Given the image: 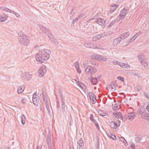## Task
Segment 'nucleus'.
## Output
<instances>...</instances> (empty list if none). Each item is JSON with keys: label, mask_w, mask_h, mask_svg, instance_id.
<instances>
[{"label": "nucleus", "mask_w": 149, "mask_h": 149, "mask_svg": "<svg viewBox=\"0 0 149 149\" xmlns=\"http://www.w3.org/2000/svg\"><path fill=\"white\" fill-rule=\"evenodd\" d=\"M146 109H147V110L149 112V105H148L147 106Z\"/></svg>", "instance_id": "bf43d9fd"}, {"label": "nucleus", "mask_w": 149, "mask_h": 149, "mask_svg": "<svg viewBox=\"0 0 149 149\" xmlns=\"http://www.w3.org/2000/svg\"><path fill=\"white\" fill-rule=\"evenodd\" d=\"M122 100H121V101L120 102H122Z\"/></svg>", "instance_id": "338daca9"}, {"label": "nucleus", "mask_w": 149, "mask_h": 149, "mask_svg": "<svg viewBox=\"0 0 149 149\" xmlns=\"http://www.w3.org/2000/svg\"><path fill=\"white\" fill-rule=\"evenodd\" d=\"M51 140L50 136L49 135H47L46 139V142L48 145H51Z\"/></svg>", "instance_id": "393cba45"}, {"label": "nucleus", "mask_w": 149, "mask_h": 149, "mask_svg": "<svg viewBox=\"0 0 149 149\" xmlns=\"http://www.w3.org/2000/svg\"><path fill=\"white\" fill-rule=\"evenodd\" d=\"M63 113L65 115L67 114L68 107L65 105H61Z\"/></svg>", "instance_id": "4468645a"}, {"label": "nucleus", "mask_w": 149, "mask_h": 149, "mask_svg": "<svg viewBox=\"0 0 149 149\" xmlns=\"http://www.w3.org/2000/svg\"><path fill=\"white\" fill-rule=\"evenodd\" d=\"M112 63L113 64L115 65L117 64L119 65L120 62L118 61H113Z\"/></svg>", "instance_id": "a18cd8bd"}, {"label": "nucleus", "mask_w": 149, "mask_h": 149, "mask_svg": "<svg viewBox=\"0 0 149 149\" xmlns=\"http://www.w3.org/2000/svg\"><path fill=\"white\" fill-rule=\"evenodd\" d=\"M88 61H85L83 63V65L85 66L86 65H87L88 63Z\"/></svg>", "instance_id": "4d7b16f0"}, {"label": "nucleus", "mask_w": 149, "mask_h": 149, "mask_svg": "<svg viewBox=\"0 0 149 149\" xmlns=\"http://www.w3.org/2000/svg\"><path fill=\"white\" fill-rule=\"evenodd\" d=\"M7 16L3 15L0 16V22H2L5 21L7 18Z\"/></svg>", "instance_id": "412c9836"}, {"label": "nucleus", "mask_w": 149, "mask_h": 149, "mask_svg": "<svg viewBox=\"0 0 149 149\" xmlns=\"http://www.w3.org/2000/svg\"><path fill=\"white\" fill-rule=\"evenodd\" d=\"M79 149H84L83 147H79Z\"/></svg>", "instance_id": "0e129e2a"}, {"label": "nucleus", "mask_w": 149, "mask_h": 149, "mask_svg": "<svg viewBox=\"0 0 149 149\" xmlns=\"http://www.w3.org/2000/svg\"><path fill=\"white\" fill-rule=\"evenodd\" d=\"M44 101L45 102V104H46V108H47V110L48 113H50V109H49V103L48 102V101L47 100H45L44 99Z\"/></svg>", "instance_id": "b1692460"}, {"label": "nucleus", "mask_w": 149, "mask_h": 149, "mask_svg": "<svg viewBox=\"0 0 149 149\" xmlns=\"http://www.w3.org/2000/svg\"><path fill=\"white\" fill-rule=\"evenodd\" d=\"M48 147L49 149H53V148L51 145H48Z\"/></svg>", "instance_id": "13d9d810"}, {"label": "nucleus", "mask_w": 149, "mask_h": 149, "mask_svg": "<svg viewBox=\"0 0 149 149\" xmlns=\"http://www.w3.org/2000/svg\"><path fill=\"white\" fill-rule=\"evenodd\" d=\"M120 121H119V120H117V123H118V125H118H120Z\"/></svg>", "instance_id": "680f3d73"}, {"label": "nucleus", "mask_w": 149, "mask_h": 149, "mask_svg": "<svg viewBox=\"0 0 149 149\" xmlns=\"http://www.w3.org/2000/svg\"><path fill=\"white\" fill-rule=\"evenodd\" d=\"M138 59L139 61L141 62L146 60V58L143 55H140L138 56Z\"/></svg>", "instance_id": "a211bd4d"}, {"label": "nucleus", "mask_w": 149, "mask_h": 149, "mask_svg": "<svg viewBox=\"0 0 149 149\" xmlns=\"http://www.w3.org/2000/svg\"><path fill=\"white\" fill-rule=\"evenodd\" d=\"M113 115L114 116L116 117L117 118L120 119L121 118V119L123 121H125V119L124 118L123 119V118L122 117V114L120 112H115L113 113Z\"/></svg>", "instance_id": "ddd939ff"}, {"label": "nucleus", "mask_w": 149, "mask_h": 149, "mask_svg": "<svg viewBox=\"0 0 149 149\" xmlns=\"http://www.w3.org/2000/svg\"><path fill=\"white\" fill-rule=\"evenodd\" d=\"M96 88V87H94V89H95Z\"/></svg>", "instance_id": "69168bd1"}, {"label": "nucleus", "mask_w": 149, "mask_h": 149, "mask_svg": "<svg viewBox=\"0 0 149 149\" xmlns=\"http://www.w3.org/2000/svg\"><path fill=\"white\" fill-rule=\"evenodd\" d=\"M39 52L44 58L45 61L47 60L50 56V54H51V51L49 49L43 50Z\"/></svg>", "instance_id": "f257e3e1"}, {"label": "nucleus", "mask_w": 149, "mask_h": 149, "mask_svg": "<svg viewBox=\"0 0 149 149\" xmlns=\"http://www.w3.org/2000/svg\"><path fill=\"white\" fill-rule=\"evenodd\" d=\"M90 119L93 122L96 121L94 119V117L93 115L92 114H91L90 116Z\"/></svg>", "instance_id": "a19ab883"}, {"label": "nucleus", "mask_w": 149, "mask_h": 149, "mask_svg": "<svg viewBox=\"0 0 149 149\" xmlns=\"http://www.w3.org/2000/svg\"><path fill=\"white\" fill-rule=\"evenodd\" d=\"M111 138L113 140H116L117 139L116 136L113 134H112V135L111 136Z\"/></svg>", "instance_id": "09e8293b"}, {"label": "nucleus", "mask_w": 149, "mask_h": 149, "mask_svg": "<svg viewBox=\"0 0 149 149\" xmlns=\"http://www.w3.org/2000/svg\"><path fill=\"white\" fill-rule=\"evenodd\" d=\"M98 113L100 115L103 116H104L106 115L107 113L104 111L102 110H99L98 111Z\"/></svg>", "instance_id": "4be33fe9"}, {"label": "nucleus", "mask_w": 149, "mask_h": 149, "mask_svg": "<svg viewBox=\"0 0 149 149\" xmlns=\"http://www.w3.org/2000/svg\"><path fill=\"white\" fill-rule=\"evenodd\" d=\"M119 5L118 4H113L111 5L110 7V11L111 13H113L118 8Z\"/></svg>", "instance_id": "9b49d317"}, {"label": "nucleus", "mask_w": 149, "mask_h": 149, "mask_svg": "<svg viewBox=\"0 0 149 149\" xmlns=\"http://www.w3.org/2000/svg\"><path fill=\"white\" fill-rule=\"evenodd\" d=\"M24 90H22L21 86H19L18 87L17 89V92L19 94L21 93Z\"/></svg>", "instance_id": "473e14b6"}, {"label": "nucleus", "mask_w": 149, "mask_h": 149, "mask_svg": "<svg viewBox=\"0 0 149 149\" xmlns=\"http://www.w3.org/2000/svg\"><path fill=\"white\" fill-rule=\"evenodd\" d=\"M91 58L93 59H96L100 61H106L107 60V58L105 56L97 54H93L91 56Z\"/></svg>", "instance_id": "f03ea898"}, {"label": "nucleus", "mask_w": 149, "mask_h": 149, "mask_svg": "<svg viewBox=\"0 0 149 149\" xmlns=\"http://www.w3.org/2000/svg\"><path fill=\"white\" fill-rule=\"evenodd\" d=\"M85 71L86 73L90 74H93L97 72V70L95 67L88 66L85 69Z\"/></svg>", "instance_id": "7ed1b4c3"}, {"label": "nucleus", "mask_w": 149, "mask_h": 149, "mask_svg": "<svg viewBox=\"0 0 149 149\" xmlns=\"http://www.w3.org/2000/svg\"><path fill=\"white\" fill-rule=\"evenodd\" d=\"M119 38H119H116L114 40L113 43V45L116 46L120 43V41L121 40L122 38Z\"/></svg>", "instance_id": "dca6fc26"}, {"label": "nucleus", "mask_w": 149, "mask_h": 149, "mask_svg": "<svg viewBox=\"0 0 149 149\" xmlns=\"http://www.w3.org/2000/svg\"><path fill=\"white\" fill-rule=\"evenodd\" d=\"M77 143L79 146V147H83L84 143L83 141L81 138H80L78 141Z\"/></svg>", "instance_id": "5701e85b"}, {"label": "nucleus", "mask_w": 149, "mask_h": 149, "mask_svg": "<svg viewBox=\"0 0 149 149\" xmlns=\"http://www.w3.org/2000/svg\"><path fill=\"white\" fill-rule=\"evenodd\" d=\"M136 88L138 91H139L141 89L142 87L140 85L138 84L136 86Z\"/></svg>", "instance_id": "58836bf2"}, {"label": "nucleus", "mask_w": 149, "mask_h": 149, "mask_svg": "<svg viewBox=\"0 0 149 149\" xmlns=\"http://www.w3.org/2000/svg\"><path fill=\"white\" fill-rule=\"evenodd\" d=\"M144 96L148 99H149V93L145 92H143Z\"/></svg>", "instance_id": "c9c22d12"}, {"label": "nucleus", "mask_w": 149, "mask_h": 149, "mask_svg": "<svg viewBox=\"0 0 149 149\" xmlns=\"http://www.w3.org/2000/svg\"><path fill=\"white\" fill-rule=\"evenodd\" d=\"M46 72V68L45 65L41 66L38 71L39 73V76L40 77H42Z\"/></svg>", "instance_id": "6e6552de"}, {"label": "nucleus", "mask_w": 149, "mask_h": 149, "mask_svg": "<svg viewBox=\"0 0 149 149\" xmlns=\"http://www.w3.org/2000/svg\"><path fill=\"white\" fill-rule=\"evenodd\" d=\"M76 82L79 86L83 88V86H84V85L82 83L80 82V81H76Z\"/></svg>", "instance_id": "e433bc0d"}, {"label": "nucleus", "mask_w": 149, "mask_h": 149, "mask_svg": "<svg viewBox=\"0 0 149 149\" xmlns=\"http://www.w3.org/2000/svg\"><path fill=\"white\" fill-rule=\"evenodd\" d=\"M39 100V98L38 95H37L36 93H34L32 97V101L33 103L36 106L38 104Z\"/></svg>", "instance_id": "20e7f679"}, {"label": "nucleus", "mask_w": 149, "mask_h": 149, "mask_svg": "<svg viewBox=\"0 0 149 149\" xmlns=\"http://www.w3.org/2000/svg\"><path fill=\"white\" fill-rule=\"evenodd\" d=\"M49 39L54 44L57 45L58 42L56 38H49Z\"/></svg>", "instance_id": "bb28decb"}, {"label": "nucleus", "mask_w": 149, "mask_h": 149, "mask_svg": "<svg viewBox=\"0 0 149 149\" xmlns=\"http://www.w3.org/2000/svg\"><path fill=\"white\" fill-rule=\"evenodd\" d=\"M21 123L23 125H24L25 123V117L24 115H22L21 116Z\"/></svg>", "instance_id": "c756f323"}, {"label": "nucleus", "mask_w": 149, "mask_h": 149, "mask_svg": "<svg viewBox=\"0 0 149 149\" xmlns=\"http://www.w3.org/2000/svg\"><path fill=\"white\" fill-rule=\"evenodd\" d=\"M21 77L23 79L28 80L31 78L32 76L28 73H24L22 74Z\"/></svg>", "instance_id": "9d476101"}, {"label": "nucleus", "mask_w": 149, "mask_h": 149, "mask_svg": "<svg viewBox=\"0 0 149 149\" xmlns=\"http://www.w3.org/2000/svg\"><path fill=\"white\" fill-rule=\"evenodd\" d=\"M60 98L61 99V102L62 103L61 105H65V100L64 98H63V96L62 95H60Z\"/></svg>", "instance_id": "7c9ffc66"}, {"label": "nucleus", "mask_w": 149, "mask_h": 149, "mask_svg": "<svg viewBox=\"0 0 149 149\" xmlns=\"http://www.w3.org/2000/svg\"><path fill=\"white\" fill-rule=\"evenodd\" d=\"M26 100L25 98H22L21 99V102L22 103L24 104H25L26 103Z\"/></svg>", "instance_id": "ea45409f"}, {"label": "nucleus", "mask_w": 149, "mask_h": 149, "mask_svg": "<svg viewBox=\"0 0 149 149\" xmlns=\"http://www.w3.org/2000/svg\"><path fill=\"white\" fill-rule=\"evenodd\" d=\"M88 95L90 97V100H92L93 104H94L96 102V97L94 95L93 92H91L89 93Z\"/></svg>", "instance_id": "0eeeda50"}, {"label": "nucleus", "mask_w": 149, "mask_h": 149, "mask_svg": "<svg viewBox=\"0 0 149 149\" xmlns=\"http://www.w3.org/2000/svg\"><path fill=\"white\" fill-rule=\"evenodd\" d=\"M104 22V21L103 19H98L97 23L99 25H102Z\"/></svg>", "instance_id": "2f4dec72"}, {"label": "nucleus", "mask_w": 149, "mask_h": 149, "mask_svg": "<svg viewBox=\"0 0 149 149\" xmlns=\"http://www.w3.org/2000/svg\"><path fill=\"white\" fill-rule=\"evenodd\" d=\"M93 123H94L95 126L96 127L97 129H99L100 128V127L98 123H97L96 121L93 122Z\"/></svg>", "instance_id": "49530a36"}, {"label": "nucleus", "mask_w": 149, "mask_h": 149, "mask_svg": "<svg viewBox=\"0 0 149 149\" xmlns=\"http://www.w3.org/2000/svg\"><path fill=\"white\" fill-rule=\"evenodd\" d=\"M57 107L58 108L60 107L59 103L58 102H57Z\"/></svg>", "instance_id": "052dcab7"}, {"label": "nucleus", "mask_w": 149, "mask_h": 149, "mask_svg": "<svg viewBox=\"0 0 149 149\" xmlns=\"http://www.w3.org/2000/svg\"><path fill=\"white\" fill-rule=\"evenodd\" d=\"M132 149H135V145L134 144H132L130 145Z\"/></svg>", "instance_id": "864d4df0"}, {"label": "nucleus", "mask_w": 149, "mask_h": 149, "mask_svg": "<svg viewBox=\"0 0 149 149\" xmlns=\"http://www.w3.org/2000/svg\"><path fill=\"white\" fill-rule=\"evenodd\" d=\"M129 33L128 32H126V33H125L124 34H123L122 35V36L123 37H127L129 36Z\"/></svg>", "instance_id": "79ce46f5"}, {"label": "nucleus", "mask_w": 149, "mask_h": 149, "mask_svg": "<svg viewBox=\"0 0 149 149\" xmlns=\"http://www.w3.org/2000/svg\"><path fill=\"white\" fill-rule=\"evenodd\" d=\"M91 64L93 65L95 67H97L99 65L96 62L94 61H91Z\"/></svg>", "instance_id": "72a5a7b5"}, {"label": "nucleus", "mask_w": 149, "mask_h": 149, "mask_svg": "<svg viewBox=\"0 0 149 149\" xmlns=\"http://www.w3.org/2000/svg\"><path fill=\"white\" fill-rule=\"evenodd\" d=\"M36 149H41V147H39L38 146H37L36 147Z\"/></svg>", "instance_id": "e2e57ef3"}, {"label": "nucleus", "mask_w": 149, "mask_h": 149, "mask_svg": "<svg viewBox=\"0 0 149 149\" xmlns=\"http://www.w3.org/2000/svg\"><path fill=\"white\" fill-rule=\"evenodd\" d=\"M142 118L149 121V114L146 112H143L141 114Z\"/></svg>", "instance_id": "f8f14e48"}, {"label": "nucleus", "mask_w": 149, "mask_h": 149, "mask_svg": "<svg viewBox=\"0 0 149 149\" xmlns=\"http://www.w3.org/2000/svg\"><path fill=\"white\" fill-rule=\"evenodd\" d=\"M113 86H114V84H111L109 86V88H111V90H112L113 89L112 87Z\"/></svg>", "instance_id": "8fccbe9b"}, {"label": "nucleus", "mask_w": 149, "mask_h": 149, "mask_svg": "<svg viewBox=\"0 0 149 149\" xmlns=\"http://www.w3.org/2000/svg\"><path fill=\"white\" fill-rule=\"evenodd\" d=\"M135 116V113L134 112H132L126 115L125 117L126 119L131 120L134 119Z\"/></svg>", "instance_id": "1a4fd4ad"}, {"label": "nucleus", "mask_w": 149, "mask_h": 149, "mask_svg": "<svg viewBox=\"0 0 149 149\" xmlns=\"http://www.w3.org/2000/svg\"><path fill=\"white\" fill-rule=\"evenodd\" d=\"M120 15V16H121V15ZM122 16H123V15H122Z\"/></svg>", "instance_id": "774afa93"}, {"label": "nucleus", "mask_w": 149, "mask_h": 149, "mask_svg": "<svg viewBox=\"0 0 149 149\" xmlns=\"http://www.w3.org/2000/svg\"><path fill=\"white\" fill-rule=\"evenodd\" d=\"M142 110L141 109H139L137 111V113L139 114H140L141 113Z\"/></svg>", "instance_id": "603ef678"}, {"label": "nucleus", "mask_w": 149, "mask_h": 149, "mask_svg": "<svg viewBox=\"0 0 149 149\" xmlns=\"http://www.w3.org/2000/svg\"><path fill=\"white\" fill-rule=\"evenodd\" d=\"M90 81L91 84L93 85L96 84L98 82L97 79L96 77L91 78Z\"/></svg>", "instance_id": "aec40b11"}, {"label": "nucleus", "mask_w": 149, "mask_h": 149, "mask_svg": "<svg viewBox=\"0 0 149 149\" xmlns=\"http://www.w3.org/2000/svg\"><path fill=\"white\" fill-rule=\"evenodd\" d=\"M135 38H134H134H131L130 39V42H128L130 43V42H131L132 41H133L134 40Z\"/></svg>", "instance_id": "6e6d98bb"}, {"label": "nucleus", "mask_w": 149, "mask_h": 149, "mask_svg": "<svg viewBox=\"0 0 149 149\" xmlns=\"http://www.w3.org/2000/svg\"><path fill=\"white\" fill-rule=\"evenodd\" d=\"M113 134H112L111 132H109L108 134H107L108 136L110 138L111 136Z\"/></svg>", "instance_id": "5fc2aeb1"}, {"label": "nucleus", "mask_w": 149, "mask_h": 149, "mask_svg": "<svg viewBox=\"0 0 149 149\" xmlns=\"http://www.w3.org/2000/svg\"><path fill=\"white\" fill-rule=\"evenodd\" d=\"M75 68L77 70V72L80 74L81 73V70L79 68V64L78 62H77L74 63Z\"/></svg>", "instance_id": "f3484780"}, {"label": "nucleus", "mask_w": 149, "mask_h": 149, "mask_svg": "<svg viewBox=\"0 0 149 149\" xmlns=\"http://www.w3.org/2000/svg\"><path fill=\"white\" fill-rule=\"evenodd\" d=\"M84 46L86 47L91 48L92 44L89 42H86L84 44Z\"/></svg>", "instance_id": "a878e982"}, {"label": "nucleus", "mask_w": 149, "mask_h": 149, "mask_svg": "<svg viewBox=\"0 0 149 149\" xmlns=\"http://www.w3.org/2000/svg\"><path fill=\"white\" fill-rule=\"evenodd\" d=\"M100 38H92V40L93 41H95L100 39Z\"/></svg>", "instance_id": "3c124183"}, {"label": "nucleus", "mask_w": 149, "mask_h": 149, "mask_svg": "<svg viewBox=\"0 0 149 149\" xmlns=\"http://www.w3.org/2000/svg\"><path fill=\"white\" fill-rule=\"evenodd\" d=\"M110 126L113 129H116L119 127V125L114 122L112 121L110 123Z\"/></svg>", "instance_id": "2eb2a0df"}, {"label": "nucleus", "mask_w": 149, "mask_h": 149, "mask_svg": "<svg viewBox=\"0 0 149 149\" xmlns=\"http://www.w3.org/2000/svg\"><path fill=\"white\" fill-rule=\"evenodd\" d=\"M120 140L122 141V142H123L125 144V143H127L125 140V139L123 137H121L120 138Z\"/></svg>", "instance_id": "4c0bfd02"}, {"label": "nucleus", "mask_w": 149, "mask_h": 149, "mask_svg": "<svg viewBox=\"0 0 149 149\" xmlns=\"http://www.w3.org/2000/svg\"><path fill=\"white\" fill-rule=\"evenodd\" d=\"M127 10H126L125 8L123 9L121 11V13L122 14H124L125 15L123 17V18H124L125 16V15L127 14L126 13Z\"/></svg>", "instance_id": "f704fd0d"}, {"label": "nucleus", "mask_w": 149, "mask_h": 149, "mask_svg": "<svg viewBox=\"0 0 149 149\" xmlns=\"http://www.w3.org/2000/svg\"><path fill=\"white\" fill-rule=\"evenodd\" d=\"M120 66L124 68H130V65L127 64L120 62L119 65Z\"/></svg>", "instance_id": "6ab92c4d"}, {"label": "nucleus", "mask_w": 149, "mask_h": 149, "mask_svg": "<svg viewBox=\"0 0 149 149\" xmlns=\"http://www.w3.org/2000/svg\"><path fill=\"white\" fill-rule=\"evenodd\" d=\"M131 74L132 75H133L134 76H137L138 75V74L136 73L134 71H132L131 72Z\"/></svg>", "instance_id": "37998d69"}, {"label": "nucleus", "mask_w": 149, "mask_h": 149, "mask_svg": "<svg viewBox=\"0 0 149 149\" xmlns=\"http://www.w3.org/2000/svg\"><path fill=\"white\" fill-rule=\"evenodd\" d=\"M141 139L139 137H136L135 139V141L136 142H140Z\"/></svg>", "instance_id": "de8ad7c7"}, {"label": "nucleus", "mask_w": 149, "mask_h": 149, "mask_svg": "<svg viewBox=\"0 0 149 149\" xmlns=\"http://www.w3.org/2000/svg\"><path fill=\"white\" fill-rule=\"evenodd\" d=\"M140 63L141 65L145 68H146L148 66V63L146 62V60Z\"/></svg>", "instance_id": "cd10ccee"}, {"label": "nucleus", "mask_w": 149, "mask_h": 149, "mask_svg": "<svg viewBox=\"0 0 149 149\" xmlns=\"http://www.w3.org/2000/svg\"><path fill=\"white\" fill-rule=\"evenodd\" d=\"M35 57L36 61L40 63H43L45 61L44 58L42 57L39 52L36 54Z\"/></svg>", "instance_id": "423d86ee"}, {"label": "nucleus", "mask_w": 149, "mask_h": 149, "mask_svg": "<svg viewBox=\"0 0 149 149\" xmlns=\"http://www.w3.org/2000/svg\"><path fill=\"white\" fill-rule=\"evenodd\" d=\"M117 78L122 81H124V79L123 77H122L118 76L117 77Z\"/></svg>", "instance_id": "c03bdc74"}, {"label": "nucleus", "mask_w": 149, "mask_h": 149, "mask_svg": "<svg viewBox=\"0 0 149 149\" xmlns=\"http://www.w3.org/2000/svg\"><path fill=\"white\" fill-rule=\"evenodd\" d=\"M19 42L25 45H27L29 43V40L28 38H19Z\"/></svg>", "instance_id": "39448f33"}, {"label": "nucleus", "mask_w": 149, "mask_h": 149, "mask_svg": "<svg viewBox=\"0 0 149 149\" xmlns=\"http://www.w3.org/2000/svg\"><path fill=\"white\" fill-rule=\"evenodd\" d=\"M120 106H118V105L116 104H114L113 107H112V109H113L115 111H116L118 109H119L120 108Z\"/></svg>", "instance_id": "c85d7f7f"}]
</instances>
